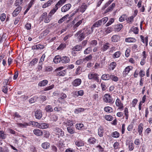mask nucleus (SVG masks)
<instances>
[{"mask_svg": "<svg viewBox=\"0 0 152 152\" xmlns=\"http://www.w3.org/2000/svg\"><path fill=\"white\" fill-rule=\"evenodd\" d=\"M91 33L90 30L87 28H85L78 31L75 34V36L80 41L84 39L85 37Z\"/></svg>", "mask_w": 152, "mask_h": 152, "instance_id": "f257e3e1", "label": "nucleus"}, {"mask_svg": "<svg viewBox=\"0 0 152 152\" xmlns=\"http://www.w3.org/2000/svg\"><path fill=\"white\" fill-rule=\"evenodd\" d=\"M108 20V18L105 17L102 18L101 20H99L96 22L91 27L90 31L91 33L93 32L95 27H98L100 26L102 24H104Z\"/></svg>", "mask_w": 152, "mask_h": 152, "instance_id": "f03ea898", "label": "nucleus"}, {"mask_svg": "<svg viewBox=\"0 0 152 152\" xmlns=\"http://www.w3.org/2000/svg\"><path fill=\"white\" fill-rule=\"evenodd\" d=\"M99 75L94 72H90L88 75V77L89 80H93L97 82L99 81Z\"/></svg>", "mask_w": 152, "mask_h": 152, "instance_id": "7ed1b4c3", "label": "nucleus"}, {"mask_svg": "<svg viewBox=\"0 0 152 152\" xmlns=\"http://www.w3.org/2000/svg\"><path fill=\"white\" fill-rule=\"evenodd\" d=\"M64 68L63 67H60L57 68L55 72L56 73V75L60 76H64L65 75L66 72V70H61Z\"/></svg>", "mask_w": 152, "mask_h": 152, "instance_id": "20e7f679", "label": "nucleus"}, {"mask_svg": "<svg viewBox=\"0 0 152 152\" xmlns=\"http://www.w3.org/2000/svg\"><path fill=\"white\" fill-rule=\"evenodd\" d=\"M103 100L106 103H109L113 104L114 102L113 99H112L111 96L108 94H106L103 97Z\"/></svg>", "mask_w": 152, "mask_h": 152, "instance_id": "39448f33", "label": "nucleus"}, {"mask_svg": "<svg viewBox=\"0 0 152 152\" xmlns=\"http://www.w3.org/2000/svg\"><path fill=\"white\" fill-rule=\"evenodd\" d=\"M21 116L17 112H15L12 115L13 119L17 123L20 122L21 120Z\"/></svg>", "mask_w": 152, "mask_h": 152, "instance_id": "423d86ee", "label": "nucleus"}, {"mask_svg": "<svg viewBox=\"0 0 152 152\" xmlns=\"http://www.w3.org/2000/svg\"><path fill=\"white\" fill-rule=\"evenodd\" d=\"M54 131H55L56 135H58V137H59V136H63L64 135V132L62 130L58 127H56L54 128Z\"/></svg>", "mask_w": 152, "mask_h": 152, "instance_id": "0eeeda50", "label": "nucleus"}, {"mask_svg": "<svg viewBox=\"0 0 152 152\" xmlns=\"http://www.w3.org/2000/svg\"><path fill=\"white\" fill-rule=\"evenodd\" d=\"M82 83L80 79L76 78L72 82V85L73 86L77 87L79 86Z\"/></svg>", "mask_w": 152, "mask_h": 152, "instance_id": "6e6552de", "label": "nucleus"}, {"mask_svg": "<svg viewBox=\"0 0 152 152\" xmlns=\"http://www.w3.org/2000/svg\"><path fill=\"white\" fill-rule=\"evenodd\" d=\"M132 69L133 67L131 66H128L126 67L125 68L123 72V76L124 77H126L130 71L132 70Z\"/></svg>", "mask_w": 152, "mask_h": 152, "instance_id": "1a4fd4ad", "label": "nucleus"}, {"mask_svg": "<svg viewBox=\"0 0 152 152\" xmlns=\"http://www.w3.org/2000/svg\"><path fill=\"white\" fill-rule=\"evenodd\" d=\"M71 5L70 4H67L63 6L61 8L62 12H66L69 10L71 7Z\"/></svg>", "mask_w": 152, "mask_h": 152, "instance_id": "9d476101", "label": "nucleus"}, {"mask_svg": "<svg viewBox=\"0 0 152 152\" xmlns=\"http://www.w3.org/2000/svg\"><path fill=\"white\" fill-rule=\"evenodd\" d=\"M64 123L67 126H68L69 127H71L73 126L74 124L75 123V121H74L72 120H70L67 119L64 122Z\"/></svg>", "mask_w": 152, "mask_h": 152, "instance_id": "9b49d317", "label": "nucleus"}, {"mask_svg": "<svg viewBox=\"0 0 152 152\" xmlns=\"http://www.w3.org/2000/svg\"><path fill=\"white\" fill-rule=\"evenodd\" d=\"M17 125L18 127L20 128H26L28 126L30 125L29 123L26 122H24L23 123H20L18 122L17 123Z\"/></svg>", "mask_w": 152, "mask_h": 152, "instance_id": "f8f14e48", "label": "nucleus"}, {"mask_svg": "<svg viewBox=\"0 0 152 152\" xmlns=\"http://www.w3.org/2000/svg\"><path fill=\"white\" fill-rule=\"evenodd\" d=\"M75 145L77 147H81L84 145L83 141L80 139L75 140Z\"/></svg>", "mask_w": 152, "mask_h": 152, "instance_id": "ddd939ff", "label": "nucleus"}, {"mask_svg": "<svg viewBox=\"0 0 152 152\" xmlns=\"http://www.w3.org/2000/svg\"><path fill=\"white\" fill-rule=\"evenodd\" d=\"M35 116L36 118L39 119L42 117V112L40 110H37L35 111Z\"/></svg>", "mask_w": 152, "mask_h": 152, "instance_id": "4468645a", "label": "nucleus"}, {"mask_svg": "<svg viewBox=\"0 0 152 152\" xmlns=\"http://www.w3.org/2000/svg\"><path fill=\"white\" fill-rule=\"evenodd\" d=\"M49 127V124L46 123H39L37 127L41 129H46Z\"/></svg>", "mask_w": 152, "mask_h": 152, "instance_id": "2eb2a0df", "label": "nucleus"}, {"mask_svg": "<svg viewBox=\"0 0 152 152\" xmlns=\"http://www.w3.org/2000/svg\"><path fill=\"white\" fill-rule=\"evenodd\" d=\"M33 132L34 134L37 136H42L43 134L42 131L38 129H34L33 130Z\"/></svg>", "mask_w": 152, "mask_h": 152, "instance_id": "dca6fc26", "label": "nucleus"}, {"mask_svg": "<svg viewBox=\"0 0 152 152\" xmlns=\"http://www.w3.org/2000/svg\"><path fill=\"white\" fill-rule=\"evenodd\" d=\"M4 86L2 87V91L5 94H7V92L8 88L6 86L8 84L7 81V80H5L4 82Z\"/></svg>", "mask_w": 152, "mask_h": 152, "instance_id": "f3484780", "label": "nucleus"}, {"mask_svg": "<svg viewBox=\"0 0 152 152\" xmlns=\"http://www.w3.org/2000/svg\"><path fill=\"white\" fill-rule=\"evenodd\" d=\"M70 61V59L68 56H63L61 57V62L62 63L66 64Z\"/></svg>", "mask_w": 152, "mask_h": 152, "instance_id": "a211bd4d", "label": "nucleus"}, {"mask_svg": "<svg viewBox=\"0 0 152 152\" xmlns=\"http://www.w3.org/2000/svg\"><path fill=\"white\" fill-rule=\"evenodd\" d=\"M75 127L79 130H84L85 129L84 126L82 123L77 124L75 125Z\"/></svg>", "mask_w": 152, "mask_h": 152, "instance_id": "6ab92c4d", "label": "nucleus"}, {"mask_svg": "<svg viewBox=\"0 0 152 152\" xmlns=\"http://www.w3.org/2000/svg\"><path fill=\"white\" fill-rule=\"evenodd\" d=\"M110 45L108 42H106L104 44L101 48L102 51L104 52L107 50L110 47Z\"/></svg>", "mask_w": 152, "mask_h": 152, "instance_id": "aec40b11", "label": "nucleus"}, {"mask_svg": "<svg viewBox=\"0 0 152 152\" xmlns=\"http://www.w3.org/2000/svg\"><path fill=\"white\" fill-rule=\"evenodd\" d=\"M87 8V5L85 3H84L81 7H79V8L77 10V11L78 10H79L81 12L83 13L85 11Z\"/></svg>", "mask_w": 152, "mask_h": 152, "instance_id": "412c9836", "label": "nucleus"}, {"mask_svg": "<svg viewBox=\"0 0 152 152\" xmlns=\"http://www.w3.org/2000/svg\"><path fill=\"white\" fill-rule=\"evenodd\" d=\"M44 48V46L42 45H37L33 46L32 47V50H39L42 49Z\"/></svg>", "mask_w": 152, "mask_h": 152, "instance_id": "4be33fe9", "label": "nucleus"}, {"mask_svg": "<svg viewBox=\"0 0 152 152\" xmlns=\"http://www.w3.org/2000/svg\"><path fill=\"white\" fill-rule=\"evenodd\" d=\"M143 125L142 123L140 124L138 126V131L139 135L141 136H142V132L143 130Z\"/></svg>", "mask_w": 152, "mask_h": 152, "instance_id": "5701e85b", "label": "nucleus"}, {"mask_svg": "<svg viewBox=\"0 0 152 152\" xmlns=\"http://www.w3.org/2000/svg\"><path fill=\"white\" fill-rule=\"evenodd\" d=\"M140 37L142 42L145 44V46H147L148 45V37L146 36L144 38L143 36L141 35Z\"/></svg>", "mask_w": 152, "mask_h": 152, "instance_id": "b1692460", "label": "nucleus"}, {"mask_svg": "<svg viewBox=\"0 0 152 152\" xmlns=\"http://www.w3.org/2000/svg\"><path fill=\"white\" fill-rule=\"evenodd\" d=\"M48 81L46 80H44L39 82L38 84L39 86H45L47 84Z\"/></svg>", "mask_w": 152, "mask_h": 152, "instance_id": "393cba45", "label": "nucleus"}, {"mask_svg": "<svg viewBox=\"0 0 152 152\" xmlns=\"http://www.w3.org/2000/svg\"><path fill=\"white\" fill-rule=\"evenodd\" d=\"M110 75L108 74H105L102 75L101 78L103 80H108L110 79Z\"/></svg>", "mask_w": 152, "mask_h": 152, "instance_id": "a878e982", "label": "nucleus"}, {"mask_svg": "<svg viewBox=\"0 0 152 152\" xmlns=\"http://www.w3.org/2000/svg\"><path fill=\"white\" fill-rule=\"evenodd\" d=\"M53 61L56 64L60 62H61V57L59 56H55L53 59Z\"/></svg>", "mask_w": 152, "mask_h": 152, "instance_id": "bb28decb", "label": "nucleus"}, {"mask_svg": "<svg viewBox=\"0 0 152 152\" xmlns=\"http://www.w3.org/2000/svg\"><path fill=\"white\" fill-rule=\"evenodd\" d=\"M96 140L94 137H91L88 140V142L90 144H94L96 143Z\"/></svg>", "mask_w": 152, "mask_h": 152, "instance_id": "cd10ccee", "label": "nucleus"}, {"mask_svg": "<svg viewBox=\"0 0 152 152\" xmlns=\"http://www.w3.org/2000/svg\"><path fill=\"white\" fill-rule=\"evenodd\" d=\"M82 48V47L81 45H76L73 48L72 50L74 51H78L80 50Z\"/></svg>", "mask_w": 152, "mask_h": 152, "instance_id": "c85d7f7f", "label": "nucleus"}, {"mask_svg": "<svg viewBox=\"0 0 152 152\" xmlns=\"http://www.w3.org/2000/svg\"><path fill=\"white\" fill-rule=\"evenodd\" d=\"M53 1L52 0H49L47 3H45L42 5V7L43 8H45L50 6Z\"/></svg>", "mask_w": 152, "mask_h": 152, "instance_id": "c756f323", "label": "nucleus"}, {"mask_svg": "<svg viewBox=\"0 0 152 152\" xmlns=\"http://www.w3.org/2000/svg\"><path fill=\"white\" fill-rule=\"evenodd\" d=\"M50 144L47 142L43 143L42 144V147L44 149H46L50 147Z\"/></svg>", "mask_w": 152, "mask_h": 152, "instance_id": "7c9ffc66", "label": "nucleus"}, {"mask_svg": "<svg viewBox=\"0 0 152 152\" xmlns=\"http://www.w3.org/2000/svg\"><path fill=\"white\" fill-rule=\"evenodd\" d=\"M119 37L117 35H113L111 38V40L113 42H117L119 40Z\"/></svg>", "mask_w": 152, "mask_h": 152, "instance_id": "2f4dec72", "label": "nucleus"}, {"mask_svg": "<svg viewBox=\"0 0 152 152\" xmlns=\"http://www.w3.org/2000/svg\"><path fill=\"white\" fill-rule=\"evenodd\" d=\"M136 39L133 37H129L126 38L125 41L128 42H136Z\"/></svg>", "mask_w": 152, "mask_h": 152, "instance_id": "473e14b6", "label": "nucleus"}, {"mask_svg": "<svg viewBox=\"0 0 152 152\" xmlns=\"http://www.w3.org/2000/svg\"><path fill=\"white\" fill-rule=\"evenodd\" d=\"M104 110L106 112L110 113L113 112V108L109 106L105 107L104 108Z\"/></svg>", "mask_w": 152, "mask_h": 152, "instance_id": "72a5a7b5", "label": "nucleus"}, {"mask_svg": "<svg viewBox=\"0 0 152 152\" xmlns=\"http://www.w3.org/2000/svg\"><path fill=\"white\" fill-rule=\"evenodd\" d=\"M134 17L133 16H132L130 17L126 18V20L129 23L131 24L132 23L133 21L134 20Z\"/></svg>", "mask_w": 152, "mask_h": 152, "instance_id": "f704fd0d", "label": "nucleus"}, {"mask_svg": "<svg viewBox=\"0 0 152 152\" xmlns=\"http://www.w3.org/2000/svg\"><path fill=\"white\" fill-rule=\"evenodd\" d=\"M104 132V130L102 127L99 128L98 129V134L100 137L103 136V134Z\"/></svg>", "mask_w": 152, "mask_h": 152, "instance_id": "c9c22d12", "label": "nucleus"}, {"mask_svg": "<svg viewBox=\"0 0 152 152\" xmlns=\"http://www.w3.org/2000/svg\"><path fill=\"white\" fill-rule=\"evenodd\" d=\"M67 129L68 132L71 134H73L75 133L74 129H73L71 127H67Z\"/></svg>", "mask_w": 152, "mask_h": 152, "instance_id": "e433bc0d", "label": "nucleus"}, {"mask_svg": "<svg viewBox=\"0 0 152 152\" xmlns=\"http://www.w3.org/2000/svg\"><path fill=\"white\" fill-rule=\"evenodd\" d=\"M121 55V53L120 51H118L115 53L113 55V57L114 58H119Z\"/></svg>", "mask_w": 152, "mask_h": 152, "instance_id": "4c0bfd02", "label": "nucleus"}, {"mask_svg": "<svg viewBox=\"0 0 152 152\" xmlns=\"http://www.w3.org/2000/svg\"><path fill=\"white\" fill-rule=\"evenodd\" d=\"M45 110L46 112H51L53 110L51 105L46 106L45 107Z\"/></svg>", "mask_w": 152, "mask_h": 152, "instance_id": "58836bf2", "label": "nucleus"}, {"mask_svg": "<svg viewBox=\"0 0 152 152\" xmlns=\"http://www.w3.org/2000/svg\"><path fill=\"white\" fill-rule=\"evenodd\" d=\"M120 135L119 132L117 131H115L111 134V136L114 138H118Z\"/></svg>", "mask_w": 152, "mask_h": 152, "instance_id": "ea45409f", "label": "nucleus"}, {"mask_svg": "<svg viewBox=\"0 0 152 152\" xmlns=\"http://www.w3.org/2000/svg\"><path fill=\"white\" fill-rule=\"evenodd\" d=\"M127 17V16L126 15H123L119 18V20L121 22H123L125 20H126V18Z\"/></svg>", "mask_w": 152, "mask_h": 152, "instance_id": "a19ab883", "label": "nucleus"}, {"mask_svg": "<svg viewBox=\"0 0 152 152\" xmlns=\"http://www.w3.org/2000/svg\"><path fill=\"white\" fill-rule=\"evenodd\" d=\"M116 65L117 64L115 62H112L110 64V69L112 70H113Z\"/></svg>", "mask_w": 152, "mask_h": 152, "instance_id": "79ce46f5", "label": "nucleus"}, {"mask_svg": "<svg viewBox=\"0 0 152 152\" xmlns=\"http://www.w3.org/2000/svg\"><path fill=\"white\" fill-rule=\"evenodd\" d=\"M115 6V4L113 3L111 6L108 7L106 10V12H108L112 10Z\"/></svg>", "mask_w": 152, "mask_h": 152, "instance_id": "37998d69", "label": "nucleus"}, {"mask_svg": "<svg viewBox=\"0 0 152 152\" xmlns=\"http://www.w3.org/2000/svg\"><path fill=\"white\" fill-rule=\"evenodd\" d=\"M110 79L115 82H117L118 80V78L114 75H110Z\"/></svg>", "mask_w": 152, "mask_h": 152, "instance_id": "c03bdc74", "label": "nucleus"}, {"mask_svg": "<svg viewBox=\"0 0 152 152\" xmlns=\"http://www.w3.org/2000/svg\"><path fill=\"white\" fill-rule=\"evenodd\" d=\"M50 119L52 121H56L58 119V117L56 115L53 114L50 116Z\"/></svg>", "mask_w": 152, "mask_h": 152, "instance_id": "a18cd8bd", "label": "nucleus"}, {"mask_svg": "<svg viewBox=\"0 0 152 152\" xmlns=\"http://www.w3.org/2000/svg\"><path fill=\"white\" fill-rule=\"evenodd\" d=\"M84 110V109L82 108H79L75 109L74 112L75 113L78 114L79 113L83 112Z\"/></svg>", "mask_w": 152, "mask_h": 152, "instance_id": "49530a36", "label": "nucleus"}, {"mask_svg": "<svg viewBox=\"0 0 152 152\" xmlns=\"http://www.w3.org/2000/svg\"><path fill=\"white\" fill-rule=\"evenodd\" d=\"M58 10V9L56 8V7H54L49 12L48 14L49 15H50L51 17H52V16Z\"/></svg>", "mask_w": 152, "mask_h": 152, "instance_id": "de8ad7c7", "label": "nucleus"}, {"mask_svg": "<svg viewBox=\"0 0 152 152\" xmlns=\"http://www.w3.org/2000/svg\"><path fill=\"white\" fill-rule=\"evenodd\" d=\"M54 110L55 111L61 113H62L63 111L62 108L60 107H54Z\"/></svg>", "mask_w": 152, "mask_h": 152, "instance_id": "09e8293b", "label": "nucleus"}, {"mask_svg": "<svg viewBox=\"0 0 152 152\" xmlns=\"http://www.w3.org/2000/svg\"><path fill=\"white\" fill-rule=\"evenodd\" d=\"M38 61V59L37 58H35L33 59L30 63V65L31 66L34 65L35 64L37 63Z\"/></svg>", "mask_w": 152, "mask_h": 152, "instance_id": "8fccbe9b", "label": "nucleus"}, {"mask_svg": "<svg viewBox=\"0 0 152 152\" xmlns=\"http://www.w3.org/2000/svg\"><path fill=\"white\" fill-rule=\"evenodd\" d=\"M92 51L91 48V47H89L86 49L84 51V53L85 54H87L90 53V52Z\"/></svg>", "mask_w": 152, "mask_h": 152, "instance_id": "3c124183", "label": "nucleus"}, {"mask_svg": "<svg viewBox=\"0 0 152 152\" xmlns=\"http://www.w3.org/2000/svg\"><path fill=\"white\" fill-rule=\"evenodd\" d=\"M66 44L65 43H62L57 48L58 50H62L66 47Z\"/></svg>", "mask_w": 152, "mask_h": 152, "instance_id": "603ef678", "label": "nucleus"}, {"mask_svg": "<svg viewBox=\"0 0 152 152\" xmlns=\"http://www.w3.org/2000/svg\"><path fill=\"white\" fill-rule=\"evenodd\" d=\"M47 13L46 12H45L42 14L40 16L39 20L40 21H42L47 16Z\"/></svg>", "mask_w": 152, "mask_h": 152, "instance_id": "864d4df0", "label": "nucleus"}, {"mask_svg": "<svg viewBox=\"0 0 152 152\" xmlns=\"http://www.w3.org/2000/svg\"><path fill=\"white\" fill-rule=\"evenodd\" d=\"M114 21V19L113 18H111L108 21V22L106 23L105 25L106 26H108L111 25Z\"/></svg>", "mask_w": 152, "mask_h": 152, "instance_id": "5fc2aeb1", "label": "nucleus"}, {"mask_svg": "<svg viewBox=\"0 0 152 152\" xmlns=\"http://www.w3.org/2000/svg\"><path fill=\"white\" fill-rule=\"evenodd\" d=\"M45 57V55L44 54L42 56L40 59L39 60V64H40L41 65H42V62L44 61V59Z\"/></svg>", "mask_w": 152, "mask_h": 152, "instance_id": "6e6d98bb", "label": "nucleus"}, {"mask_svg": "<svg viewBox=\"0 0 152 152\" xmlns=\"http://www.w3.org/2000/svg\"><path fill=\"white\" fill-rule=\"evenodd\" d=\"M23 0H16L15 4L16 6H20L23 3Z\"/></svg>", "mask_w": 152, "mask_h": 152, "instance_id": "4d7b16f0", "label": "nucleus"}, {"mask_svg": "<svg viewBox=\"0 0 152 152\" xmlns=\"http://www.w3.org/2000/svg\"><path fill=\"white\" fill-rule=\"evenodd\" d=\"M54 87V85H51L49 86L46 87L44 88V91H48L50 90L53 88Z\"/></svg>", "mask_w": 152, "mask_h": 152, "instance_id": "13d9d810", "label": "nucleus"}, {"mask_svg": "<svg viewBox=\"0 0 152 152\" xmlns=\"http://www.w3.org/2000/svg\"><path fill=\"white\" fill-rule=\"evenodd\" d=\"M51 19V16L48 15V16H47L46 18L44 19V22L45 23H49L50 20Z\"/></svg>", "mask_w": 152, "mask_h": 152, "instance_id": "bf43d9fd", "label": "nucleus"}, {"mask_svg": "<svg viewBox=\"0 0 152 152\" xmlns=\"http://www.w3.org/2000/svg\"><path fill=\"white\" fill-rule=\"evenodd\" d=\"M75 93L77 96H82L84 94V91L83 90H80L77 92H75Z\"/></svg>", "mask_w": 152, "mask_h": 152, "instance_id": "052dcab7", "label": "nucleus"}, {"mask_svg": "<svg viewBox=\"0 0 152 152\" xmlns=\"http://www.w3.org/2000/svg\"><path fill=\"white\" fill-rule=\"evenodd\" d=\"M97 44V40H94L91 41L90 43V45L92 47H94L96 46Z\"/></svg>", "mask_w": 152, "mask_h": 152, "instance_id": "680f3d73", "label": "nucleus"}, {"mask_svg": "<svg viewBox=\"0 0 152 152\" xmlns=\"http://www.w3.org/2000/svg\"><path fill=\"white\" fill-rule=\"evenodd\" d=\"M63 4V3L59 0L56 4L55 7H56V8L58 9V8L62 6Z\"/></svg>", "mask_w": 152, "mask_h": 152, "instance_id": "e2e57ef3", "label": "nucleus"}, {"mask_svg": "<svg viewBox=\"0 0 152 152\" xmlns=\"http://www.w3.org/2000/svg\"><path fill=\"white\" fill-rule=\"evenodd\" d=\"M122 104H123L121 102L120 99L118 98H117L115 101V104L116 106L119 107V106H120Z\"/></svg>", "mask_w": 152, "mask_h": 152, "instance_id": "0e129e2a", "label": "nucleus"}, {"mask_svg": "<svg viewBox=\"0 0 152 152\" xmlns=\"http://www.w3.org/2000/svg\"><path fill=\"white\" fill-rule=\"evenodd\" d=\"M139 75L140 77L142 78V77L145 75V72L143 70L141 69L139 72Z\"/></svg>", "mask_w": 152, "mask_h": 152, "instance_id": "69168bd1", "label": "nucleus"}, {"mask_svg": "<svg viewBox=\"0 0 152 152\" xmlns=\"http://www.w3.org/2000/svg\"><path fill=\"white\" fill-rule=\"evenodd\" d=\"M80 69L81 67L79 66L77 68L75 72V73L77 75H79L81 73V71Z\"/></svg>", "mask_w": 152, "mask_h": 152, "instance_id": "338daca9", "label": "nucleus"}, {"mask_svg": "<svg viewBox=\"0 0 152 152\" xmlns=\"http://www.w3.org/2000/svg\"><path fill=\"white\" fill-rule=\"evenodd\" d=\"M96 148L98 149L99 152H104V148L100 145H98L96 146Z\"/></svg>", "mask_w": 152, "mask_h": 152, "instance_id": "774afa93", "label": "nucleus"}]
</instances>
